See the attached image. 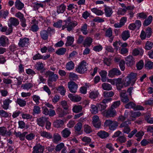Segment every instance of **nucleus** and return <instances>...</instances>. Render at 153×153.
Segmentation results:
<instances>
[{
  "instance_id": "nucleus-22",
  "label": "nucleus",
  "mask_w": 153,
  "mask_h": 153,
  "mask_svg": "<svg viewBox=\"0 0 153 153\" xmlns=\"http://www.w3.org/2000/svg\"><path fill=\"white\" fill-rule=\"evenodd\" d=\"M93 41L92 39L90 37H87L84 40L83 45L84 47H90Z\"/></svg>"
},
{
  "instance_id": "nucleus-34",
  "label": "nucleus",
  "mask_w": 153,
  "mask_h": 153,
  "mask_svg": "<svg viewBox=\"0 0 153 153\" xmlns=\"http://www.w3.org/2000/svg\"><path fill=\"white\" fill-rule=\"evenodd\" d=\"M100 74L101 77V80L103 82H105L106 81V76L107 72L106 71L102 70L100 72Z\"/></svg>"
},
{
  "instance_id": "nucleus-54",
  "label": "nucleus",
  "mask_w": 153,
  "mask_h": 153,
  "mask_svg": "<svg viewBox=\"0 0 153 153\" xmlns=\"http://www.w3.org/2000/svg\"><path fill=\"white\" fill-rule=\"evenodd\" d=\"M57 90L62 95H65L66 90L63 86L61 85L59 86L58 88L57 89Z\"/></svg>"
},
{
  "instance_id": "nucleus-52",
  "label": "nucleus",
  "mask_w": 153,
  "mask_h": 153,
  "mask_svg": "<svg viewBox=\"0 0 153 153\" xmlns=\"http://www.w3.org/2000/svg\"><path fill=\"white\" fill-rule=\"evenodd\" d=\"M82 109V107L81 105H75L73 108L72 110L74 112L77 113L80 112Z\"/></svg>"
},
{
  "instance_id": "nucleus-51",
  "label": "nucleus",
  "mask_w": 153,
  "mask_h": 153,
  "mask_svg": "<svg viewBox=\"0 0 153 153\" xmlns=\"http://www.w3.org/2000/svg\"><path fill=\"white\" fill-rule=\"evenodd\" d=\"M131 122L130 120H128L123 122L120 125V128H125L129 127L128 125L130 124Z\"/></svg>"
},
{
  "instance_id": "nucleus-40",
  "label": "nucleus",
  "mask_w": 153,
  "mask_h": 153,
  "mask_svg": "<svg viewBox=\"0 0 153 153\" xmlns=\"http://www.w3.org/2000/svg\"><path fill=\"white\" fill-rule=\"evenodd\" d=\"M33 100L36 103V105H38L40 103V101L41 100L40 97L36 95H34L32 97Z\"/></svg>"
},
{
  "instance_id": "nucleus-2",
  "label": "nucleus",
  "mask_w": 153,
  "mask_h": 153,
  "mask_svg": "<svg viewBox=\"0 0 153 153\" xmlns=\"http://www.w3.org/2000/svg\"><path fill=\"white\" fill-rule=\"evenodd\" d=\"M102 114L104 116L108 118L115 117L117 115V111L114 108L111 107L108 109L103 111Z\"/></svg>"
},
{
  "instance_id": "nucleus-64",
  "label": "nucleus",
  "mask_w": 153,
  "mask_h": 153,
  "mask_svg": "<svg viewBox=\"0 0 153 153\" xmlns=\"http://www.w3.org/2000/svg\"><path fill=\"white\" fill-rule=\"evenodd\" d=\"M145 66L148 69H152L153 66V62L151 61L147 62L145 64Z\"/></svg>"
},
{
  "instance_id": "nucleus-32",
  "label": "nucleus",
  "mask_w": 153,
  "mask_h": 153,
  "mask_svg": "<svg viewBox=\"0 0 153 153\" xmlns=\"http://www.w3.org/2000/svg\"><path fill=\"white\" fill-rule=\"evenodd\" d=\"M98 135L101 138H105L108 137L109 134L108 133L104 131H101L97 133Z\"/></svg>"
},
{
  "instance_id": "nucleus-3",
  "label": "nucleus",
  "mask_w": 153,
  "mask_h": 153,
  "mask_svg": "<svg viewBox=\"0 0 153 153\" xmlns=\"http://www.w3.org/2000/svg\"><path fill=\"white\" fill-rule=\"evenodd\" d=\"M87 65L86 62L85 60H83L76 68V71L81 74L84 73L87 70Z\"/></svg>"
},
{
  "instance_id": "nucleus-21",
  "label": "nucleus",
  "mask_w": 153,
  "mask_h": 153,
  "mask_svg": "<svg viewBox=\"0 0 153 153\" xmlns=\"http://www.w3.org/2000/svg\"><path fill=\"white\" fill-rule=\"evenodd\" d=\"M99 94L98 91H91L89 93V97L92 99H95L97 98Z\"/></svg>"
},
{
  "instance_id": "nucleus-29",
  "label": "nucleus",
  "mask_w": 153,
  "mask_h": 153,
  "mask_svg": "<svg viewBox=\"0 0 153 153\" xmlns=\"http://www.w3.org/2000/svg\"><path fill=\"white\" fill-rule=\"evenodd\" d=\"M122 39L124 41H126L130 37V34L128 30L123 31L121 35Z\"/></svg>"
},
{
  "instance_id": "nucleus-5",
  "label": "nucleus",
  "mask_w": 153,
  "mask_h": 153,
  "mask_svg": "<svg viewBox=\"0 0 153 153\" xmlns=\"http://www.w3.org/2000/svg\"><path fill=\"white\" fill-rule=\"evenodd\" d=\"M104 125L106 127L109 126L110 130H114L117 126L118 123L116 121H112L110 120H108L105 121Z\"/></svg>"
},
{
  "instance_id": "nucleus-61",
  "label": "nucleus",
  "mask_w": 153,
  "mask_h": 153,
  "mask_svg": "<svg viewBox=\"0 0 153 153\" xmlns=\"http://www.w3.org/2000/svg\"><path fill=\"white\" fill-rule=\"evenodd\" d=\"M145 33L147 35V37L149 38L151 36L152 33L151 28L150 27H148L146 29Z\"/></svg>"
},
{
  "instance_id": "nucleus-39",
  "label": "nucleus",
  "mask_w": 153,
  "mask_h": 153,
  "mask_svg": "<svg viewBox=\"0 0 153 153\" xmlns=\"http://www.w3.org/2000/svg\"><path fill=\"white\" fill-rule=\"evenodd\" d=\"M41 108L38 106L35 105L33 109V114H39L41 113Z\"/></svg>"
},
{
  "instance_id": "nucleus-53",
  "label": "nucleus",
  "mask_w": 153,
  "mask_h": 153,
  "mask_svg": "<svg viewBox=\"0 0 153 153\" xmlns=\"http://www.w3.org/2000/svg\"><path fill=\"white\" fill-rule=\"evenodd\" d=\"M87 25L86 24H84L81 27V31L84 35H86L88 33Z\"/></svg>"
},
{
  "instance_id": "nucleus-6",
  "label": "nucleus",
  "mask_w": 153,
  "mask_h": 153,
  "mask_svg": "<svg viewBox=\"0 0 153 153\" xmlns=\"http://www.w3.org/2000/svg\"><path fill=\"white\" fill-rule=\"evenodd\" d=\"M125 107L126 108H132L135 110H144V108L142 106L138 105L136 106L135 104L133 102H130L125 105Z\"/></svg>"
},
{
  "instance_id": "nucleus-14",
  "label": "nucleus",
  "mask_w": 153,
  "mask_h": 153,
  "mask_svg": "<svg viewBox=\"0 0 153 153\" xmlns=\"http://www.w3.org/2000/svg\"><path fill=\"white\" fill-rule=\"evenodd\" d=\"M137 73L131 72L127 76L131 82L132 85H134L137 79Z\"/></svg>"
},
{
  "instance_id": "nucleus-20",
  "label": "nucleus",
  "mask_w": 153,
  "mask_h": 153,
  "mask_svg": "<svg viewBox=\"0 0 153 153\" xmlns=\"http://www.w3.org/2000/svg\"><path fill=\"white\" fill-rule=\"evenodd\" d=\"M47 120V118L46 117H42L38 118L37 120V124L40 126L43 127L45 122Z\"/></svg>"
},
{
  "instance_id": "nucleus-7",
  "label": "nucleus",
  "mask_w": 153,
  "mask_h": 153,
  "mask_svg": "<svg viewBox=\"0 0 153 153\" xmlns=\"http://www.w3.org/2000/svg\"><path fill=\"white\" fill-rule=\"evenodd\" d=\"M12 134L10 130H7L6 127L2 126L0 127V135L2 136H10Z\"/></svg>"
},
{
  "instance_id": "nucleus-58",
  "label": "nucleus",
  "mask_w": 153,
  "mask_h": 153,
  "mask_svg": "<svg viewBox=\"0 0 153 153\" xmlns=\"http://www.w3.org/2000/svg\"><path fill=\"white\" fill-rule=\"evenodd\" d=\"M117 140L121 143H125L126 141V138L124 135L120 136L117 138Z\"/></svg>"
},
{
  "instance_id": "nucleus-28",
  "label": "nucleus",
  "mask_w": 153,
  "mask_h": 153,
  "mask_svg": "<svg viewBox=\"0 0 153 153\" xmlns=\"http://www.w3.org/2000/svg\"><path fill=\"white\" fill-rule=\"evenodd\" d=\"M71 133L70 130L68 128H65L61 132L62 137L64 138H67L69 137Z\"/></svg>"
},
{
  "instance_id": "nucleus-55",
  "label": "nucleus",
  "mask_w": 153,
  "mask_h": 153,
  "mask_svg": "<svg viewBox=\"0 0 153 153\" xmlns=\"http://www.w3.org/2000/svg\"><path fill=\"white\" fill-rule=\"evenodd\" d=\"M43 64L42 62H38L36 65V69L37 71L42 70L44 68Z\"/></svg>"
},
{
  "instance_id": "nucleus-11",
  "label": "nucleus",
  "mask_w": 153,
  "mask_h": 153,
  "mask_svg": "<svg viewBox=\"0 0 153 153\" xmlns=\"http://www.w3.org/2000/svg\"><path fill=\"white\" fill-rule=\"evenodd\" d=\"M29 39L26 37L20 39L18 44L19 47H24L27 46L29 44Z\"/></svg>"
},
{
  "instance_id": "nucleus-38",
  "label": "nucleus",
  "mask_w": 153,
  "mask_h": 153,
  "mask_svg": "<svg viewBox=\"0 0 153 153\" xmlns=\"http://www.w3.org/2000/svg\"><path fill=\"white\" fill-rule=\"evenodd\" d=\"M58 110L59 111V116L60 117H62L65 116L67 114L69 113L68 111H62L60 108H58Z\"/></svg>"
},
{
  "instance_id": "nucleus-15",
  "label": "nucleus",
  "mask_w": 153,
  "mask_h": 153,
  "mask_svg": "<svg viewBox=\"0 0 153 153\" xmlns=\"http://www.w3.org/2000/svg\"><path fill=\"white\" fill-rule=\"evenodd\" d=\"M121 74L120 71L115 68L109 71L108 76L110 77H113L114 75H119Z\"/></svg>"
},
{
  "instance_id": "nucleus-1",
  "label": "nucleus",
  "mask_w": 153,
  "mask_h": 153,
  "mask_svg": "<svg viewBox=\"0 0 153 153\" xmlns=\"http://www.w3.org/2000/svg\"><path fill=\"white\" fill-rule=\"evenodd\" d=\"M65 25L62 26V29L65 28H67V30L68 31L71 30L74 27L77 25V23L75 21H71V18L68 17L66 20Z\"/></svg>"
},
{
  "instance_id": "nucleus-9",
  "label": "nucleus",
  "mask_w": 153,
  "mask_h": 153,
  "mask_svg": "<svg viewBox=\"0 0 153 153\" xmlns=\"http://www.w3.org/2000/svg\"><path fill=\"white\" fill-rule=\"evenodd\" d=\"M121 101L124 103H126L129 101L126 90L122 91L120 93Z\"/></svg>"
},
{
  "instance_id": "nucleus-47",
  "label": "nucleus",
  "mask_w": 153,
  "mask_h": 153,
  "mask_svg": "<svg viewBox=\"0 0 153 153\" xmlns=\"http://www.w3.org/2000/svg\"><path fill=\"white\" fill-rule=\"evenodd\" d=\"M97 105L99 110L102 112L105 110L107 106L106 104L103 103L98 104Z\"/></svg>"
},
{
  "instance_id": "nucleus-59",
  "label": "nucleus",
  "mask_w": 153,
  "mask_h": 153,
  "mask_svg": "<svg viewBox=\"0 0 153 153\" xmlns=\"http://www.w3.org/2000/svg\"><path fill=\"white\" fill-rule=\"evenodd\" d=\"M105 36L108 37H111L112 36V31L111 28H109L105 31Z\"/></svg>"
},
{
  "instance_id": "nucleus-36",
  "label": "nucleus",
  "mask_w": 153,
  "mask_h": 153,
  "mask_svg": "<svg viewBox=\"0 0 153 153\" xmlns=\"http://www.w3.org/2000/svg\"><path fill=\"white\" fill-rule=\"evenodd\" d=\"M74 64L72 61H70L66 64V68L68 70L70 71L74 68Z\"/></svg>"
},
{
  "instance_id": "nucleus-63",
  "label": "nucleus",
  "mask_w": 153,
  "mask_h": 153,
  "mask_svg": "<svg viewBox=\"0 0 153 153\" xmlns=\"http://www.w3.org/2000/svg\"><path fill=\"white\" fill-rule=\"evenodd\" d=\"M141 115V113L140 111L132 112L131 113L130 116L134 118L140 117Z\"/></svg>"
},
{
  "instance_id": "nucleus-18",
  "label": "nucleus",
  "mask_w": 153,
  "mask_h": 153,
  "mask_svg": "<svg viewBox=\"0 0 153 153\" xmlns=\"http://www.w3.org/2000/svg\"><path fill=\"white\" fill-rule=\"evenodd\" d=\"M144 51L143 50L140 48H137L134 49L132 52V54L134 56H137L139 55H142Z\"/></svg>"
},
{
  "instance_id": "nucleus-4",
  "label": "nucleus",
  "mask_w": 153,
  "mask_h": 153,
  "mask_svg": "<svg viewBox=\"0 0 153 153\" xmlns=\"http://www.w3.org/2000/svg\"><path fill=\"white\" fill-rule=\"evenodd\" d=\"M46 76H48V80L53 82H56L58 79L59 77L57 74H54L53 72L50 71H46L45 74Z\"/></svg>"
},
{
  "instance_id": "nucleus-16",
  "label": "nucleus",
  "mask_w": 153,
  "mask_h": 153,
  "mask_svg": "<svg viewBox=\"0 0 153 153\" xmlns=\"http://www.w3.org/2000/svg\"><path fill=\"white\" fill-rule=\"evenodd\" d=\"M104 7V10L105 15L107 17H110L113 13L112 8L106 5H105Z\"/></svg>"
},
{
  "instance_id": "nucleus-44",
  "label": "nucleus",
  "mask_w": 153,
  "mask_h": 153,
  "mask_svg": "<svg viewBox=\"0 0 153 153\" xmlns=\"http://www.w3.org/2000/svg\"><path fill=\"white\" fill-rule=\"evenodd\" d=\"M66 51V49L65 48H60L57 50L56 52V53L59 55H64Z\"/></svg>"
},
{
  "instance_id": "nucleus-48",
  "label": "nucleus",
  "mask_w": 153,
  "mask_h": 153,
  "mask_svg": "<svg viewBox=\"0 0 153 153\" xmlns=\"http://www.w3.org/2000/svg\"><path fill=\"white\" fill-rule=\"evenodd\" d=\"M91 11L97 15H102L104 14V12L102 10L94 8L91 9Z\"/></svg>"
},
{
  "instance_id": "nucleus-41",
  "label": "nucleus",
  "mask_w": 153,
  "mask_h": 153,
  "mask_svg": "<svg viewBox=\"0 0 153 153\" xmlns=\"http://www.w3.org/2000/svg\"><path fill=\"white\" fill-rule=\"evenodd\" d=\"M102 89L105 90L109 91L112 89L111 85L107 83L102 84Z\"/></svg>"
},
{
  "instance_id": "nucleus-25",
  "label": "nucleus",
  "mask_w": 153,
  "mask_h": 153,
  "mask_svg": "<svg viewBox=\"0 0 153 153\" xmlns=\"http://www.w3.org/2000/svg\"><path fill=\"white\" fill-rule=\"evenodd\" d=\"M16 8L19 10H22L24 7V4L20 0H16L15 3Z\"/></svg>"
},
{
  "instance_id": "nucleus-56",
  "label": "nucleus",
  "mask_w": 153,
  "mask_h": 153,
  "mask_svg": "<svg viewBox=\"0 0 153 153\" xmlns=\"http://www.w3.org/2000/svg\"><path fill=\"white\" fill-rule=\"evenodd\" d=\"M84 131L87 134H89L92 131L91 127L88 125H85L84 126Z\"/></svg>"
},
{
  "instance_id": "nucleus-13",
  "label": "nucleus",
  "mask_w": 153,
  "mask_h": 153,
  "mask_svg": "<svg viewBox=\"0 0 153 153\" xmlns=\"http://www.w3.org/2000/svg\"><path fill=\"white\" fill-rule=\"evenodd\" d=\"M44 149V147L40 144L36 145L33 147L32 153H42Z\"/></svg>"
},
{
  "instance_id": "nucleus-31",
  "label": "nucleus",
  "mask_w": 153,
  "mask_h": 153,
  "mask_svg": "<svg viewBox=\"0 0 153 153\" xmlns=\"http://www.w3.org/2000/svg\"><path fill=\"white\" fill-rule=\"evenodd\" d=\"M33 87V84L31 83H27L23 84L21 86V88L24 90H28Z\"/></svg>"
},
{
  "instance_id": "nucleus-24",
  "label": "nucleus",
  "mask_w": 153,
  "mask_h": 153,
  "mask_svg": "<svg viewBox=\"0 0 153 153\" xmlns=\"http://www.w3.org/2000/svg\"><path fill=\"white\" fill-rule=\"evenodd\" d=\"M12 102V100L9 99H7L3 101V105L1 106L4 109L7 110L8 108L9 104Z\"/></svg>"
},
{
  "instance_id": "nucleus-42",
  "label": "nucleus",
  "mask_w": 153,
  "mask_h": 153,
  "mask_svg": "<svg viewBox=\"0 0 153 153\" xmlns=\"http://www.w3.org/2000/svg\"><path fill=\"white\" fill-rule=\"evenodd\" d=\"M153 46V43L150 41H147L145 44V48L147 50H151Z\"/></svg>"
},
{
  "instance_id": "nucleus-33",
  "label": "nucleus",
  "mask_w": 153,
  "mask_h": 153,
  "mask_svg": "<svg viewBox=\"0 0 153 153\" xmlns=\"http://www.w3.org/2000/svg\"><path fill=\"white\" fill-rule=\"evenodd\" d=\"M40 36L44 40H47L48 39V34L47 31L45 30H43L40 32Z\"/></svg>"
},
{
  "instance_id": "nucleus-23",
  "label": "nucleus",
  "mask_w": 153,
  "mask_h": 153,
  "mask_svg": "<svg viewBox=\"0 0 153 153\" xmlns=\"http://www.w3.org/2000/svg\"><path fill=\"white\" fill-rule=\"evenodd\" d=\"M10 25L11 26H17L19 24V22L18 19L15 17H11L9 19Z\"/></svg>"
},
{
  "instance_id": "nucleus-46",
  "label": "nucleus",
  "mask_w": 153,
  "mask_h": 153,
  "mask_svg": "<svg viewBox=\"0 0 153 153\" xmlns=\"http://www.w3.org/2000/svg\"><path fill=\"white\" fill-rule=\"evenodd\" d=\"M114 93L112 91H104L103 93V96L104 97H110L113 96Z\"/></svg>"
},
{
  "instance_id": "nucleus-60",
  "label": "nucleus",
  "mask_w": 153,
  "mask_h": 153,
  "mask_svg": "<svg viewBox=\"0 0 153 153\" xmlns=\"http://www.w3.org/2000/svg\"><path fill=\"white\" fill-rule=\"evenodd\" d=\"M82 124L81 123H77L74 127L75 129L77 131H80L82 127Z\"/></svg>"
},
{
  "instance_id": "nucleus-49",
  "label": "nucleus",
  "mask_w": 153,
  "mask_h": 153,
  "mask_svg": "<svg viewBox=\"0 0 153 153\" xmlns=\"http://www.w3.org/2000/svg\"><path fill=\"white\" fill-rule=\"evenodd\" d=\"M152 16H149L147 19H146L144 22L143 25L144 26H147L149 25L152 22Z\"/></svg>"
},
{
  "instance_id": "nucleus-30",
  "label": "nucleus",
  "mask_w": 153,
  "mask_h": 153,
  "mask_svg": "<svg viewBox=\"0 0 153 153\" xmlns=\"http://www.w3.org/2000/svg\"><path fill=\"white\" fill-rule=\"evenodd\" d=\"M40 133L41 136L48 139L52 138L53 137L52 135L50 133L46 131H41Z\"/></svg>"
},
{
  "instance_id": "nucleus-27",
  "label": "nucleus",
  "mask_w": 153,
  "mask_h": 153,
  "mask_svg": "<svg viewBox=\"0 0 153 153\" xmlns=\"http://www.w3.org/2000/svg\"><path fill=\"white\" fill-rule=\"evenodd\" d=\"M63 121L61 120H57L53 123V126L57 128H59L62 127L64 124Z\"/></svg>"
},
{
  "instance_id": "nucleus-8",
  "label": "nucleus",
  "mask_w": 153,
  "mask_h": 153,
  "mask_svg": "<svg viewBox=\"0 0 153 153\" xmlns=\"http://www.w3.org/2000/svg\"><path fill=\"white\" fill-rule=\"evenodd\" d=\"M68 86L70 91L73 93H75L78 88L77 85L73 81H70L68 83Z\"/></svg>"
},
{
  "instance_id": "nucleus-37",
  "label": "nucleus",
  "mask_w": 153,
  "mask_h": 153,
  "mask_svg": "<svg viewBox=\"0 0 153 153\" xmlns=\"http://www.w3.org/2000/svg\"><path fill=\"white\" fill-rule=\"evenodd\" d=\"M16 103L21 107H23L26 105V102L21 98H18L16 101Z\"/></svg>"
},
{
  "instance_id": "nucleus-50",
  "label": "nucleus",
  "mask_w": 153,
  "mask_h": 153,
  "mask_svg": "<svg viewBox=\"0 0 153 153\" xmlns=\"http://www.w3.org/2000/svg\"><path fill=\"white\" fill-rule=\"evenodd\" d=\"M61 139V136L58 134H56L53 135V141L54 143H57Z\"/></svg>"
},
{
  "instance_id": "nucleus-35",
  "label": "nucleus",
  "mask_w": 153,
  "mask_h": 153,
  "mask_svg": "<svg viewBox=\"0 0 153 153\" xmlns=\"http://www.w3.org/2000/svg\"><path fill=\"white\" fill-rule=\"evenodd\" d=\"M67 41L65 43L66 46L71 45L74 41V38L72 36H68L67 38Z\"/></svg>"
},
{
  "instance_id": "nucleus-57",
  "label": "nucleus",
  "mask_w": 153,
  "mask_h": 153,
  "mask_svg": "<svg viewBox=\"0 0 153 153\" xmlns=\"http://www.w3.org/2000/svg\"><path fill=\"white\" fill-rule=\"evenodd\" d=\"M64 147V144L62 143H61L56 146L55 150L57 152H59Z\"/></svg>"
},
{
  "instance_id": "nucleus-43",
  "label": "nucleus",
  "mask_w": 153,
  "mask_h": 153,
  "mask_svg": "<svg viewBox=\"0 0 153 153\" xmlns=\"http://www.w3.org/2000/svg\"><path fill=\"white\" fill-rule=\"evenodd\" d=\"M130 84H131V82L127 76L123 79V86L125 87L128 86Z\"/></svg>"
},
{
  "instance_id": "nucleus-26",
  "label": "nucleus",
  "mask_w": 153,
  "mask_h": 153,
  "mask_svg": "<svg viewBox=\"0 0 153 153\" xmlns=\"http://www.w3.org/2000/svg\"><path fill=\"white\" fill-rule=\"evenodd\" d=\"M66 7L63 4L57 7V12L58 14L63 13L66 9Z\"/></svg>"
},
{
  "instance_id": "nucleus-19",
  "label": "nucleus",
  "mask_w": 153,
  "mask_h": 153,
  "mask_svg": "<svg viewBox=\"0 0 153 153\" xmlns=\"http://www.w3.org/2000/svg\"><path fill=\"white\" fill-rule=\"evenodd\" d=\"M123 81H122V79L121 78L115 79V84L117 85L118 90H120L123 88Z\"/></svg>"
},
{
  "instance_id": "nucleus-45",
  "label": "nucleus",
  "mask_w": 153,
  "mask_h": 153,
  "mask_svg": "<svg viewBox=\"0 0 153 153\" xmlns=\"http://www.w3.org/2000/svg\"><path fill=\"white\" fill-rule=\"evenodd\" d=\"M98 106H97L94 105H91L90 111L93 114H96L98 112Z\"/></svg>"
},
{
  "instance_id": "nucleus-62",
  "label": "nucleus",
  "mask_w": 153,
  "mask_h": 153,
  "mask_svg": "<svg viewBox=\"0 0 153 153\" xmlns=\"http://www.w3.org/2000/svg\"><path fill=\"white\" fill-rule=\"evenodd\" d=\"M69 78L70 79L74 80L78 78V76L76 74L73 72H71L69 74Z\"/></svg>"
},
{
  "instance_id": "nucleus-17",
  "label": "nucleus",
  "mask_w": 153,
  "mask_h": 153,
  "mask_svg": "<svg viewBox=\"0 0 153 153\" xmlns=\"http://www.w3.org/2000/svg\"><path fill=\"white\" fill-rule=\"evenodd\" d=\"M8 43V39L7 37L2 36L0 37V46H5Z\"/></svg>"
},
{
  "instance_id": "nucleus-12",
  "label": "nucleus",
  "mask_w": 153,
  "mask_h": 153,
  "mask_svg": "<svg viewBox=\"0 0 153 153\" xmlns=\"http://www.w3.org/2000/svg\"><path fill=\"white\" fill-rule=\"evenodd\" d=\"M126 63L128 67L132 66L134 63V59L131 55H129L127 56L125 58Z\"/></svg>"
},
{
  "instance_id": "nucleus-10",
  "label": "nucleus",
  "mask_w": 153,
  "mask_h": 153,
  "mask_svg": "<svg viewBox=\"0 0 153 153\" xmlns=\"http://www.w3.org/2000/svg\"><path fill=\"white\" fill-rule=\"evenodd\" d=\"M92 120L93 126L96 128H100L101 125V123L99 117L97 115H94L92 117Z\"/></svg>"
}]
</instances>
